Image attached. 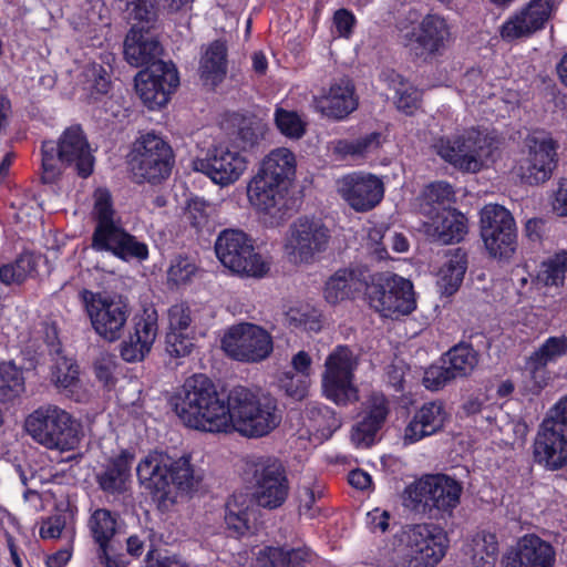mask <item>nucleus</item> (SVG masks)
<instances>
[{
    "label": "nucleus",
    "instance_id": "f257e3e1",
    "mask_svg": "<svg viewBox=\"0 0 567 567\" xmlns=\"http://www.w3.org/2000/svg\"><path fill=\"white\" fill-rule=\"evenodd\" d=\"M172 404L187 427L207 433H228L234 429L247 437H262L281 421L271 396L260 398L237 385L224 398L203 373L187 378L172 398Z\"/></svg>",
    "mask_w": 567,
    "mask_h": 567
},
{
    "label": "nucleus",
    "instance_id": "f03ea898",
    "mask_svg": "<svg viewBox=\"0 0 567 567\" xmlns=\"http://www.w3.org/2000/svg\"><path fill=\"white\" fill-rule=\"evenodd\" d=\"M190 458V455L173 460L162 454H150L138 463L137 478L159 509L167 508L176 502V491H194L197 481Z\"/></svg>",
    "mask_w": 567,
    "mask_h": 567
},
{
    "label": "nucleus",
    "instance_id": "7ed1b4c3",
    "mask_svg": "<svg viewBox=\"0 0 567 567\" xmlns=\"http://www.w3.org/2000/svg\"><path fill=\"white\" fill-rule=\"evenodd\" d=\"M462 493L463 485L456 478L444 473L430 474L405 487L403 505L431 518H451L461 503Z\"/></svg>",
    "mask_w": 567,
    "mask_h": 567
},
{
    "label": "nucleus",
    "instance_id": "20e7f679",
    "mask_svg": "<svg viewBox=\"0 0 567 567\" xmlns=\"http://www.w3.org/2000/svg\"><path fill=\"white\" fill-rule=\"evenodd\" d=\"M41 155L43 179L45 182H51L59 175V163L65 167H74L82 178H86L93 173L94 158L90 152L87 138L80 125L68 127L58 143L44 141L41 146Z\"/></svg>",
    "mask_w": 567,
    "mask_h": 567
},
{
    "label": "nucleus",
    "instance_id": "39448f33",
    "mask_svg": "<svg viewBox=\"0 0 567 567\" xmlns=\"http://www.w3.org/2000/svg\"><path fill=\"white\" fill-rule=\"evenodd\" d=\"M364 298L370 308L383 318L406 316L416 308L411 280L391 271L372 274L369 270Z\"/></svg>",
    "mask_w": 567,
    "mask_h": 567
},
{
    "label": "nucleus",
    "instance_id": "423d86ee",
    "mask_svg": "<svg viewBox=\"0 0 567 567\" xmlns=\"http://www.w3.org/2000/svg\"><path fill=\"white\" fill-rule=\"evenodd\" d=\"M216 257L231 272L261 279L270 271V262L257 251L255 240L241 229L226 228L215 241Z\"/></svg>",
    "mask_w": 567,
    "mask_h": 567
},
{
    "label": "nucleus",
    "instance_id": "0eeeda50",
    "mask_svg": "<svg viewBox=\"0 0 567 567\" xmlns=\"http://www.w3.org/2000/svg\"><path fill=\"white\" fill-rule=\"evenodd\" d=\"M175 164L172 146L154 132L141 135L130 154L128 166L136 184L157 185L166 181Z\"/></svg>",
    "mask_w": 567,
    "mask_h": 567
},
{
    "label": "nucleus",
    "instance_id": "6e6552de",
    "mask_svg": "<svg viewBox=\"0 0 567 567\" xmlns=\"http://www.w3.org/2000/svg\"><path fill=\"white\" fill-rule=\"evenodd\" d=\"M24 426L35 442L49 450L71 451L80 442L79 426L71 414L56 405L38 408L25 419Z\"/></svg>",
    "mask_w": 567,
    "mask_h": 567
},
{
    "label": "nucleus",
    "instance_id": "1a4fd4ad",
    "mask_svg": "<svg viewBox=\"0 0 567 567\" xmlns=\"http://www.w3.org/2000/svg\"><path fill=\"white\" fill-rule=\"evenodd\" d=\"M245 475L252 486L251 497L259 507L276 509L285 504L289 481L278 458L251 456L246 460Z\"/></svg>",
    "mask_w": 567,
    "mask_h": 567
},
{
    "label": "nucleus",
    "instance_id": "9d476101",
    "mask_svg": "<svg viewBox=\"0 0 567 567\" xmlns=\"http://www.w3.org/2000/svg\"><path fill=\"white\" fill-rule=\"evenodd\" d=\"M80 297L95 333L107 342L120 340L131 312L127 300L89 289H83Z\"/></svg>",
    "mask_w": 567,
    "mask_h": 567
},
{
    "label": "nucleus",
    "instance_id": "9b49d317",
    "mask_svg": "<svg viewBox=\"0 0 567 567\" xmlns=\"http://www.w3.org/2000/svg\"><path fill=\"white\" fill-rule=\"evenodd\" d=\"M358 361L348 346H337L324 361L321 386L326 399L339 406H347L359 400L354 384Z\"/></svg>",
    "mask_w": 567,
    "mask_h": 567
},
{
    "label": "nucleus",
    "instance_id": "f8f14e48",
    "mask_svg": "<svg viewBox=\"0 0 567 567\" xmlns=\"http://www.w3.org/2000/svg\"><path fill=\"white\" fill-rule=\"evenodd\" d=\"M480 235L492 258L508 260L517 248V227L512 213L498 204L483 207Z\"/></svg>",
    "mask_w": 567,
    "mask_h": 567
},
{
    "label": "nucleus",
    "instance_id": "ddd939ff",
    "mask_svg": "<svg viewBox=\"0 0 567 567\" xmlns=\"http://www.w3.org/2000/svg\"><path fill=\"white\" fill-rule=\"evenodd\" d=\"M408 567H435L449 548L447 534L436 524L406 525L402 533Z\"/></svg>",
    "mask_w": 567,
    "mask_h": 567
},
{
    "label": "nucleus",
    "instance_id": "4468645a",
    "mask_svg": "<svg viewBox=\"0 0 567 567\" xmlns=\"http://www.w3.org/2000/svg\"><path fill=\"white\" fill-rule=\"evenodd\" d=\"M451 35V25L445 18L437 13H427L402 39L413 61L429 63L444 53Z\"/></svg>",
    "mask_w": 567,
    "mask_h": 567
},
{
    "label": "nucleus",
    "instance_id": "2eb2a0df",
    "mask_svg": "<svg viewBox=\"0 0 567 567\" xmlns=\"http://www.w3.org/2000/svg\"><path fill=\"white\" fill-rule=\"evenodd\" d=\"M137 95L148 110L165 106L179 85V75L172 61H159L142 69L135 75Z\"/></svg>",
    "mask_w": 567,
    "mask_h": 567
},
{
    "label": "nucleus",
    "instance_id": "dca6fc26",
    "mask_svg": "<svg viewBox=\"0 0 567 567\" xmlns=\"http://www.w3.org/2000/svg\"><path fill=\"white\" fill-rule=\"evenodd\" d=\"M286 248L295 262L310 264L316 256L326 251L331 230L322 219L316 217H298L289 228Z\"/></svg>",
    "mask_w": 567,
    "mask_h": 567
},
{
    "label": "nucleus",
    "instance_id": "f3484780",
    "mask_svg": "<svg viewBox=\"0 0 567 567\" xmlns=\"http://www.w3.org/2000/svg\"><path fill=\"white\" fill-rule=\"evenodd\" d=\"M94 229L91 236V248L96 252H107L113 256L123 236L127 231L116 215L112 194L107 188L94 192L92 209Z\"/></svg>",
    "mask_w": 567,
    "mask_h": 567
},
{
    "label": "nucleus",
    "instance_id": "a211bd4d",
    "mask_svg": "<svg viewBox=\"0 0 567 567\" xmlns=\"http://www.w3.org/2000/svg\"><path fill=\"white\" fill-rule=\"evenodd\" d=\"M227 354L240 362H259L274 349L269 332L254 323L233 326L221 340Z\"/></svg>",
    "mask_w": 567,
    "mask_h": 567
},
{
    "label": "nucleus",
    "instance_id": "6ab92c4d",
    "mask_svg": "<svg viewBox=\"0 0 567 567\" xmlns=\"http://www.w3.org/2000/svg\"><path fill=\"white\" fill-rule=\"evenodd\" d=\"M248 159L236 146L214 145L205 157L196 158L193 168L205 174L217 185L227 186L237 182L247 169Z\"/></svg>",
    "mask_w": 567,
    "mask_h": 567
},
{
    "label": "nucleus",
    "instance_id": "aec40b11",
    "mask_svg": "<svg viewBox=\"0 0 567 567\" xmlns=\"http://www.w3.org/2000/svg\"><path fill=\"white\" fill-rule=\"evenodd\" d=\"M437 154L462 172H480L485 150V138L476 130L465 132L453 140L441 138Z\"/></svg>",
    "mask_w": 567,
    "mask_h": 567
},
{
    "label": "nucleus",
    "instance_id": "412c9836",
    "mask_svg": "<svg viewBox=\"0 0 567 567\" xmlns=\"http://www.w3.org/2000/svg\"><path fill=\"white\" fill-rule=\"evenodd\" d=\"M339 193L354 212L367 213L383 199L384 184L373 174L353 172L341 178Z\"/></svg>",
    "mask_w": 567,
    "mask_h": 567
},
{
    "label": "nucleus",
    "instance_id": "4be33fe9",
    "mask_svg": "<svg viewBox=\"0 0 567 567\" xmlns=\"http://www.w3.org/2000/svg\"><path fill=\"white\" fill-rule=\"evenodd\" d=\"M554 11V0H530L519 11L511 16L501 27L505 41L529 38L545 29Z\"/></svg>",
    "mask_w": 567,
    "mask_h": 567
},
{
    "label": "nucleus",
    "instance_id": "5701e85b",
    "mask_svg": "<svg viewBox=\"0 0 567 567\" xmlns=\"http://www.w3.org/2000/svg\"><path fill=\"white\" fill-rule=\"evenodd\" d=\"M533 460L547 471L567 466V433L544 419L533 442Z\"/></svg>",
    "mask_w": 567,
    "mask_h": 567
},
{
    "label": "nucleus",
    "instance_id": "b1692460",
    "mask_svg": "<svg viewBox=\"0 0 567 567\" xmlns=\"http://www.w3.org/2000/svg\"><path fill=\"white\" fill-rule=\"evenodd\" d=\"M391 412L390 402L382 392H372L361 405L359 420L352 426L351 441L357 447H370L383 429Z\"/></svg>",
    "mask_w": 567,
    "mask_h": 567
},
{
    "label": "nucleus",
    "instance_id": "393cba45",
    "mask_svg": "<svg viewBox=\"0 0 567 567\" xmlns=\"http://www.w3.org/2000/svg\"><path fill=\"white\" fill-rule=\"evenodd\" d=\"M313 103L317 112L323 117L341 122L349 117L359 106V96L355 92L353 81L343 76L330 83L329 87L322 89Z\"/></svg>",
    "mask_w": 567,
    "mask_h": 567
},
{
    "label": "nucleus",
    "instance_id": "a878e982",
    "mask_svg": "<svg viewBox=\"0 0 567 567\" xmlns=\"http://www.w3.org/2000/svg\"><path fill=\"white\" fill-rule=\"evenodd\" d=\"M528 157L518 167V176L528 185L548 181L558 163V143L551 137L533 138L528 145Z\"/></svg>",
    "mask_w": 567,
    "mask_h": 567
},
{
    "label": "nucleus",
    "instance_id": "bb28decb",
    "mask_svg": "<svg viewBox=\"0 0 567 567\" xmlns=\"http://www.w3.org/2000/svg\"><path fill=\"white\" fill-rule=\"evenodd\" d=\"M554 546L536 534L520 537L514 548L503 557V567H554Z\"/></svg>",
    "mask_w": 567,
    "mask_h": 567
},
{
    "label": "nucleus",
    "instance_id": "cd10ccee",
    "mask_svg": "<svg viewBox=\"0 0 567 567\" xmlns=\"http://www.w3.org/2000/svg\"><path fill=\"white\" fill-rule=\"evenodd\" d=\"M155 310L134 318L133 330L120 344V355L126 362L142 361L150 353L158 331Z\"/></svg>",
    "mask_w": 567,
    "mask_h": 567
},
{
    "label": "nucleus",
    "instance_id": "c85d7f7f",
    "mask_svg": "<svg viewBox=\"0 0 567 567\" xmlns=\"http://www.w3.org/2000/svg\"><path fill=\"white\" fill-rule=\"evenodd\" d=\"M368 278L369 268L367 266L340 268L324 282L323 298L330 305L352 300L359 293H364Z\"/></svg>",
    "mask_w": 567,
    "mask_h": 567
},
{
    "label": "nucleus",
    "instance_id": "c756f323",
    "mask_svg": "<svg viewBox=\"0 0 567 567\" xmlns=\"http://www.w3.org/2000/svg\"><path fill=\"white\" fill-rule=\"evenodd\" d=\"M288 189L257 173L248 184L247 196L259 212L274 218H282L287 210Z\"/></svg>",
    "mask_w": 567,
    "mask_h": 567
},
{
    "label": "nucleus",
    "instance_id": "7c9ffc66",
    "mask_svg": "<svg viewBox=\"0 0 567 567\" xmlns=\"http://www.w3.org/2000/svg\"><path fill=\"white\" fill-rule=\"evenodd\" d=\"M45 341L50 348V354L58 357L51 369V381L61 393L73 398L81 383L79 365L74 359L61 355L62 343L58 338L55 326H52L50 332H47Z\"/></svg>",
    "mask_w": 567,
    "mask_h": 567
},
{
    "label": "nucleus",
    "instance_id": "2f4dec72",
    "mask_svg": "<svg viewBox=\"0 0 567 567\" xmlns=\"http://www.w3.org/2000/svg\"><path fill=\"white\" fill-rule=\"evenodd\" d=\"M447 413L442 401H430L419 408L404 429V444H414L440 432Z\"/></svg>",
    "mask_w": 567,
    "mask_h": 567
},
{
    "label": "nucleus",
    "instance_id": "473e14b6",
    "mask_svg": "<svg viewBox=\"0 0 567 567\" xmlns=\"http://www.w3.org/2000/svg\"><path fill=\"white\" fill-rule=\"evenodd\" d=\"M466 216L453 207H442L431 221L425 224V233L443 245L460 243L468 231Z\"/></svg>",
    "mask_w": 567,
    "mask_h": 567
},
{
    "label": "nucleus",
    "instance_id": "72a5a7b5",
    "mask_svg": "<svg viewBox=\"0 0 567 567\" xmlns=\"http://www.w3.org/2000/svg\"><path fill=\"white\" fill-rule=\"evenodd\" d=\"M163 45L151 30L131 28L124 40V58L128 64L140 68L163 61Z\"/></svg>",
    "mask_w": 567,
    "mask_h": 567
},
{
    "label": "nucleus",
    "instance_id": "f704fd0d",
    "mask_svg": "<svg viewBox=\"0 0 567 567\" xmlns=\"http://www.w3.org/2000/svg\"><path fill=\"white\" fill-rule=\"evenodd\" d=\"M478 334L464 331L463 339L440 357V362L449 367L456 380L470 378L478 365L481 355L472 344V339Z\"/></svg>",
    "mask_w": 567,
    "mask_h": 567
},
{
    "label": "nucleus",
    "instance_id": "c9c22d12",
    "mask_svg": "<svg viewBox=\"0 0 567 567\" xmlns=\"http://www.w3.org/2000/svg\"><path fill=\"white\" fill-rule=\"evenodd\" d=\"M228 70V47L226 41H212L203 52L198 73L200 80L213 87L224 82Z\"/></svg>",
    "mask_w": 567,
    "mask_h": 567
},
{
    "label": "nucleus",
    "instance_id": "e433bc0d",
    "mask_svg": "<svg viewBox=\"0 0 567 567\" xmlns=\"http://www.w3.org/2000/svg\"><path fill=\"white\" fill-rule=\"evenodd\" d=\"M134 457V453L128 450H122L120 454L111 457L104 470L96 476L99 487L112 495L123 493L131 477Z\"/></svg>",
    "mask_w": 567,
    "mask_h": 567
},
{
    "label": "nucleus",
    "instance_id": "4c0bfd02",
    "mask_svg": "<svg viewBox=\"0 0 567 567\" xmlns=\"http://www.w3.org/2000/svg\"><path fill=\"white\" fill-rule=\"evenodd\" d=\"M567 354V336H553L547 338L527 359L526 368L530 373V378L539 390L547 385L543 378L538 381V375L545 373L548 363L556 362L558 359Z\"/></svg>",
    "mask_w": 567,
    "mask_h": 567
},
{
    "label": "nucleus",
    "instance_id": "58836bf2",
    "mask_svg": "<svg viewBox=\"0 0 567 567\" xmlns=\"http://www.w3.org/2000/svg\"><path fill=\"white\" fill-rule=\"evenodd\" d=\"M296 156L286 147L272 150L261 162L259 174L275 182L276 185L289 188L296 175Z\"/></svg>",
    "mask_w": 567,
    "mask_h": 567
},
{
    "label": "nucleus",
    "instance_id": "ea45409f",
    "mask_svg": "<svg viewBox=\"0 0 567 567\" xmlns=\"http://www.w3.org/2000/svg\"><path fill=\"white\" fill-rule=\"evenodd\" d=\"M312 561L308 547L286 549L281 546H265L256 555L257 567H305Z\"/></svg>",
    "mask_w": 567,
    "mask_h": 567
},
{
    "label": "nucleus",
    "instance_id": "a19ab883",
    "mask_svg": "<svg viewBox=\"0 0 567 567\" xmlns=\"http://www.w3.org/2000/svg\"><path fill=\"white\" fill-rule=\"evenodd\" d=\"M254 515L251 499L245 494L231 495L225 505V523L235 537L246 535L250 530Z\"/></svg>",
    "mask_w": 567,
    "mask_h": 567
},
{
    "label": "nucleus",
    "instance_id": "79ce46f5",
    "mask_svg": "<svg viewBox=\"0 0 567 567\" xmlns=\"http://www.w3.org/2000/svg\"><path fill=\"white\" fill-rule=\"evenodd\" d=\"M383 74L385 80L395 90L394 104L396 109L408 116L414 115L421 106L422 92L413 85H406L405 79L394 70Z\"/></svg>",
    "mask_w": 567,
    "mask_h": 567
},
{
    "label": "nucleus",
    "instance_id": "37998d69",
    "mask_svg": "<svg viewBox=\"0 0 567 567\" xmlns=\"http://www.w3.org/2000/svg\"><path fill=\"white\" fill-rule=\"evenodd\" d=\"M233 123L238 127L236 146L243 152L252 151L265 137L266 124L255 115L235 113Z\"/></svg>",
    "mask_w": 567,
    "mask_h": 567
},
{
    "label": "nucleus",
    "instance_id": "c03bdc74",
    "mask_svg": "<svg viewBox=\"0 0 567 567\" xmlns=\"http://www.w3.org/2000/svg\"><path fill=\"white\" fill-rule=\"evenodd\" d=\"M467 269V254L457 248L441 269L439 286L442 293L454 295L461 287Z\"/></svg>",
    "mask_w": 567,
    "mask_h": 567
},
{
    "label": "nucleus",
    "instance_id": "a18cd8bd",
    "mask_svg": "<svg viewBox=\"0 0 567 567\" xmlns=\"http://www.w3.org/2000/svg\"><path fill=\"white\" fill-rule=\"evenodd\" d=\"M117 516L110 509L97 508L89 518L87 526L92 538L102 553L109 550L110 543L116 534Z\"/></svg>",
    "mask_w": 567,
    "mask_h": 567
},
{
    "label": "nucleus",
    "instance_id": "49530a36",
    "mask_svg": "<svg viewBox=\"0 0 567 567\" xmlns=\"http://www.w3.org/2000/svg\"><path fill=\"white\" fill-rule=\"evenodd\" d=\"M38 262L33 252H21L12 262L0 266V282L6 286L21 285L37 272Z\"/></svg>",
    "mask_w": 567,
    "mask_h": 567
},
{
    "label": "nucleus",
    "instance_id": "de8ad7c7",
    "mask_svg": "<svg viewBox=\"0 0 567 567\" xmlns=\"http://www.w3.org/2000/svg\"><path fill=\"white\" fill-rule=\"evenodd\" d=\"M567 275V251L561 250L545 259L536 275V282L544 287H563Z\"/></svg>",
    "mask_w": 567,
    "mask_h": 567
},
{
    "label": "nucleus",
    "instance_id": "09e8293b",
    "mask_svg": "<svg viewBox=\"0 0 567 567\" xmlns=\"http://www.w3.org/2000/svg\"><path fill=\"white\" fill-rule=\"evenodd\" d=\"M23 372L13 361L0 362V402L14 401L24 391Z\"/></svg>",
    "mask_w": 567,
    "mask_h": 567
},
{
    "label": "nucleus",
    "instance_id": "8fccbe9b",
    "mask_svg": "<svg viewBox=\"0 0 567 567\" xmlns=\"http://www.w3.org/2000/svg\"><path fill=\"white\" fill-rule=\"evenodd\" d=\"M383 135L380 132H370L353 140H340L337 151L344 156L367 157L377 153L383 144Z\"/></svg>",
    "mask_w": 567,
    "mask_h": 567
},
{
    "label": "nucleus",
    "instance_id": "3c124183",
    "mask_svg": "<svg viewBox=\"0 0 567 567\" xmlns=\"http://www.w3.org/2000/svg\"><path fill=\"white\" fill-rule=\"evenodd\" d=\"M274 120L278 131L288 138L300 140L307 132V122L297 111L276 107Z\"/></svg>",
    "mask_w": 567,
    "mask_h": 567
},
{
    "label": "nucleus",
    "instance_id": "603ef678",
    "mask_svg": "<svg viewBox=\"0 0 567 567\" xmlns=\"http://www.w3.org/2000/svg\"><path fill=\"white\" fill-rule=\"evenodd\" d=\"M132 28L151 30L157 22V10L153 0H128L126 3Z\"/></svg>",
    "mask_w": 567,
    "mask_h": 567
},
{
    "label": "nucleus",
    "instance_id": "864d4df0",
    "mask_svg": "<svg viewBox=\"0 0 567 567\" xmlns=\"http://www.w3.org/2000/svg\"><path fill=\"white\" fill-rule=\"evenodd\" d=\"M113 257L124 261L144 262L150 258L148 245L128 230L123 236Z\"/></svg>",
    "mask_w": 567,
    "mask_h": 567
},
{
    "label": "nucleus",
    "instance_id": "5fc2aeb1",
    "mask_svg": "<svg viewBox=\"0 0 567 567\" xmlns=\"http://www.w3.org/2000/svg\"><path fill=\"white\" fill-rule=\"evenodd\" d=\"M287 321L290 328L300 331L317 333L322 329V315L315 308H291Z\"/></svg>",
    "mask_w": 567,
    "mask_h": 567
},
{
    "label": "nucleus",
    "instance_id": "6e6d98bb",
    "mask_svg": "<svg viewBox=\"0 0 567 567\" xmlns=\"http://www.w3.org/2000/svg\"><path fill=\"white\" fill-rule=\"evenodd\" d=\"M185 216L193 228L202 230L209 223L210 204L202 197H190L185 207Z\"/></svg>",
    "mask_w": 567,
    "mask_h": 567
},
{
    "label": "nucleus",
    "instance_id": "4d7b16f0",
    "mask_svg": "<svg viewBox=\"0 0 567 567\" xmlns=\"http://www.w3.org/2000/svg\"><path fill=\"white\" fill-rule=\"evenodd\" d=\"M454 380L456 379L449 367L439 361L425 369L422 383L427 390L439 391Z\"/></svg>",
    "mask_w": 567,
    "mask_h": 567
},
{
    "label": "nucleus",
    "instance_id": "13d9d810",
    "mask_svg": "<svg viewBox=\"0 0 567 567\" xmlns=\"http://www.w3.org/2000/svg\"><path fill=\"white\" fill-rule=\"evenodd\" d=\"M193 337L184 331H167L165 336V351L172 358H184L193 350Z\"/></svg>",
    "mask_w": 567,
    "mask_h": 567
},
{
    "label": "nucleus",
    "instance_id": "bf43d9fd",
    "mask_svg": "<svg viewBox=\"0 0 567 567\" xmlns=\"http://www.w3.org/2000/svg\"><path fill=\"white\" fill-rule=\"evenodd\" d=\"M197 270L193 260L186 256L175 257L167 271L168 279L175 285L186 284Z\"/></svg>",
    "mask_w": 567,
    "mask_h": 567
},
{
    "label": "nucleus",
    "instance_id": "052dcab7",
    "mask_svg": "<svg viewBox=\"0 0 567 567\" xmlns=\"http://www.w3.org/2000/svg\"><path fill=\"white\" fill-rule=\"evenodd\" d=\"M323 496V488L320 485L303 486L299 494V512L310 518L319 514V509L315 507L317 501Z\"/></svg>",
    "mask_w": 567,
    "mask_h": 567
},
{
    "label": "nucleus",
    "instance_id": "680f3d73",
    "mask_svg": "<svg viewBox=\"0 0 567 567\" xmlns=\"http://www.w3.org/2000/svg\"><path fill=\"white\" fill-rule=\"evenodd\" d=\"M357 22V18L351 10L340 8L334 11L332 17L333 33L340 38L350 39Z\"/></svg>",
    "mask_w": 567,
    "mask_h": 567
},
{
    "label": "nucleus",
    "instance_id": "e2e57ef3",
    "mask_svg": "<svg viewBox=\"0 0 567 567\" xmlns=\"http://www.w3.org/2000/svg\"><path fill=\"white\" fill-rule=\"evenodd\" d=\"M297 380H302L297 377V373L293 371L286 370L281 372L278 378L279 388L286 393L287 396L301 401L308 394L310 382H307L303 389H299L300 385L297 384Z\"/></svg>",
    "mask_w": 567,
    "mask_h": 567
},
{
    "label": "nucleus",
    "instance_id": "0e129e2a",
    "mask_svg": "<svg viewBox=\"0 0 567 567\" xmlns=\"http://www.w3.org/2000/svg\"><path fill=\"white\" fill-rule=\"evenodd\" d=\"M190 323V309L186 303H176L168 309V331L188 332Z\"/></svg>",
    "mask_w": 567,
    "mask_h": 567
},
{
    "label": "nucleus",
    "instance_id": "69168bd1",
    "mask_svg": "<svg viewBox=\"0 0 567 567\" xmlns=\"http://www.w3.org/2000/svg\"><path fill=\"white\" fill-rule=\"evenodd\" d=\"M424 196L429 203L444 205L455 199V192L447 182H434L424 190Z\"/></svg>",
    "mask_w": 567,
    "mask_h": 567
},
{
    "label": "nucleus",
    "instance_id": "338daca9",
    "mask_svg": "<svg viewBox=\"0 0 567 567\" xmlns=\"http://www.w3.org/2000/svg\"><path fill=\"white\" fill-rule=\"evenodd\" d=\"M313 419L322 430H327L330 434L341 426V421L336 411L330 406L319 404L311 410Z\"/></svg>",
    "mask_w": 567,
    "mask_h": 567
},
{
    "label": "nucleus",
    "instance_id": "774afa93",
    "mask_svg": "<svg viewBox=\"0 0 567 567\" xmlns=\"http://www.w3.org/2000/svg\"><path fill=\"white\" fill-rule=\"evenodd\" d=\"M311 365H312V359L307 351L300 350L299 352L293 354V357L291 359L290 369H288V370L296 372L297 377L302 379V380H297V384L300 385L299 389H303L305 384L307 382H310Z\"/></svg>",
    "mask_w": 567,
    "mask_h": 567
}]
</instances>
